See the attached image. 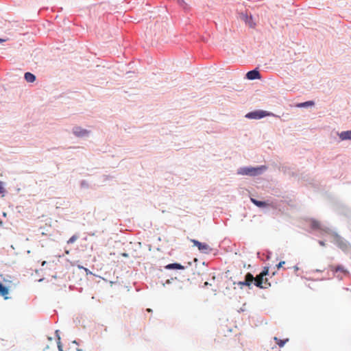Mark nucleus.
<instances>
[{"mask_svg":"<svg viewBox=\"0 0 351 351\" xmlns=\"http://www.w3.org/2000/svg\"><path fill=\"white\" fill-rule=\"evenodd\" d=\"M3 224V222L0 219V226H1Z\"/></svg>","mask_w":351,"mask_h":351,"instance_id":"4c0bfd02","label":"nucleus"},{"mask_svg":"<svg viewBox=\"0 0 351 351\" xmlns=\"http://www.w3.org/2000/svg\"><path fill=\"white\" fill-rule=\"evenodd\" d=\"M255 280H261V274L256 275V277H254Z\"/></svg>","mask_w":351,"mask_h":351,"instance_id":"c756f323","label":"nucleus"},{"mask_svg":"<svg viewBox=\"0 0 351 351\" xmlns=\"http://www.w3.org/2000/svg\"><path fill=\"white\" fill-rule=\"evenodd\" d=\"M241 19L243 21L250 27L253 28L255 26V23L253 21V17L252 14L247 13H241Z\"/></svg>","mask_w":351,"mask_h":351,"instance_id":"6e6552de","label":"nucleus"},{"mask_svg":"<svg viewBox=\"0 0 351 351\" xmlns=\"http://www.w3.org/2000/svg\"><path fill=\"white\" fill-rule=\"evenodd\" d=\"M191 241L201 253L208 254L213 251V249L206 243H202L196 239H191Z\"/></svg>","mask_w":351,"mask_h":351,"instance_id":"20e7f679","label":"nucleus"},{"mask_svg":"<svg viewBox=\"0 0 351 351\" xmlns=\"http://www.w3.org/2000/svg\"><path fill=\"white\" fill-rule=\"evenodd\" d=\"M78 267H79L80 269H84V267H82V266H80V265L78 266Z\"/></svg>","mask_w":351,"mask_h":351,"instance_id":"c9c22d12","label":"nucleus"},{"mask_svg":"<svg viewBox=\"0 0 351 351\" xmlns=\"http://www.w3.org/2000/svg\"><path fill=\"white\" fill-rule=\"evenodd\" d=\"M9 293L8 287L4 285L0 282V295L3 296L5 300L8 298L7 295Z\"/></svg>","mask_w":351,"mask_h":351,"instance_id":"ddd939ff","label":"nucleus"},{"mask_svg":"<svg viewBox=\"0 0 351 351\" xmlns=\"http://www.w3.org/2000/svg\"><path fill=\"white\" fill-rule=\"evenodd\" d=\"M84 271H86V274H92V272L87 268H84Z\"/></svg>","mask_w":351,"mask_h":351,"instance_id":"cd10ccee","label":"nucleus"},{"mask_svg":"<svg viewBox=\"0 0 351 351\" xmlns=\"http://www.w3.org/2000/svg\"><path fill=\"white\" fill-rule=\"evenodd\" d=\"M43 278H40V280H38V281L41 282V281H43Z\"/></svg>","mask_w":351,"mask_h":351,"instance_id":"58836bf2","label":"nucleus"},{"mask_svg":"<svg viewBox=\"0 0 351 351\" xmlns=\"http://www.w3.org/2000/svg\"><path fill=\"white\" fill-rule=\"evenodd\" d=\"M267 169V167L266 165L256 167L245 166L239 167L237 171V173L241 176L256 177L263 174Z\"/></svg>","mask_w":351,"mask_h":351,"instance_id":"f03ea898","label":"nucleus"},{"mask_svg":"<svg viewBox=\"0 0 351 351\" xmlns=\"http://www.w3.org/2000/svg\"><path fill=\"white\" fill-rule=\"evenodd\" d=\"M178 5L181 7H183L184 8V6L186 5V3H185V1L184 0H176Z\"/></svg>","mask_w":351,"mask_h":351,"instance_id":"412c9836","label":"nucleus"},{"mask_svg":"<svg viewBox=\"0 0 351 351\" xmlns=\"http://www.w3.org/2000/svg\"><path fill=\"white\" fill-rule=\"evenodd\" d=\"M55 334H56V339H57V341H60V330H56L55 331Z\"/></svg>","mask_w":351,"mask_h":351,"instance_id":"5701e85b","label":"nucleus"},{"mask_svg":"<svg viewBox=\"0 0 351 351\" xmlns=\"http://www.w3.org/2000/svg\"><path fill=\"white\" fill-rule=\"evenodd\" d=\"M122 255H123V256H125V257H128V254H126V253H123Z\"/></svg>","mask_w":351,"mask_h":351,"instance_id":"473e14b6","label":"nucleus"},{"mask_svg":"<svg viewBox=\"0 0 351 351\" xmlns=\"http://www.w3.org/2000/svg\"><path fill=\"white\" fill-rule=\"evenodd\" d=\"M78 239V236L76 234L73 235L68 241V244L73 243Z\"/></svg>","mask_w":351,"mask_h":351,"instance_id":"aec40b11","label":"nucleus"},{"mask_svg":"<svg viewBox=\"0 0 351 351\" xmlns=\"http://www.w3.org/2000/svg\"><path fill=\"white\" fill-rule=\"evenodd\" d=\"M263 285L264 286H266V285L271 286V284L269 282L268 278H264Z\"/></svg>","mask_w":351,"mask_h":351,"instance_id":"bb28decb","label":"nucleus"},{"mask_svg":"<svg viewBox=\"0 0 351 351\" xmlns=\"http://www.w3.org/2000/svg\"><path fill=\"white\" fill-rule=\"evenodd\" d=\"M147 312H152V310L151 308H147Z\"/></svg>","mask_w":351,"mask_h":351,"instance_id":"72a5a7b5","label":"nucleus"},{"mask_svg":"<svg viewBox=\"0 0 351 351\" xmlns=\"http://www.w3.org/2000/svg\"><path fill=\"white\" fill-rule=\"evenodd\" d=\"M80 187L82 189H88L89 188V184H88V182L86 180H82L80 182Z\"/></svg>","mask_w":351,"mask_h":351,"instance_id":"6ab92c4d","label":"nucleus"},{"mask_svg":"<svg viewBox=\"0 0 351 351\" xmlns=\"http://www.w3.org/2000/svg\"><path fill=\"white\" fill-rule=\"evenodd\" d=\"M5 39L0 38V44L5 42Z\"/></svg>","mask_w":351,"mask_h":351,"instance_id":"7c9ffc66","label":"nucleus"},{"mask_svg":"<svg viewBox=\"0 0 351 351\" xmlns=\"http://www.w3.org/2000/svg\"><path fill=\"white\" fill-rule=\"evenodd\" d=\"M73 133L77 137L83 138L88 136L90 132L86 129L82 128L80 126H75L73 128Z\"/></svg>","mask_w":351,"mask_h":351,"instance_id":"423d86ee","label":"nucleus"},{"mask_svg":"<svg viewBox=\"0 0 351 351\" xmlns=\"http://www.w3.org/2000/svg\"><path fill=\"white\" fill-rule=\"evenodd\" d=\"M329 267L330 270L332 271L334 276H335L336 273L339 271L343 273L344 275L348 274V271L346 269H345L341 265H338L337 266L330 265Z\"/></svg>","mask_w":351,"mask_h":351,"instance_id":"9d476101","label":"nucleus"},{"mask_svg":"<svg viewBox=\"0 0 351 351\" xmlns=\"http://www.w3.org/2000/svg\"><path fill=\"white\" fill-rule=\"evenodd\" d=\"M254 276L250 272H247L245 276V280L243 281H239L237 282H234V285H237L242 288L243 286H246L249 289H252V282L254 280Z\"/></svg>","mask_w":351,"mask_h":351,"instance_id":"39448f33","label":"nucleus"},{"mask_svg":"<svg viewBox=\"0 0 351 351\" xmlns=\"http://www.w3.org/2000/svg\"><path fill=\"white\" fill-rule=\"evenodd\" d=\"M45 263H46V261H43V263H42V265H45Z\"/></svg>","mask_w":351,"mask_h":351,"instance_id":"f704fd0d","label":"nucleus"},{"mask_svg":"<svg viewBox=\"0 0 351 351\" xmlns=\"http://www.w3.org/2000/svg\"><path fill=\"white\" fill-rule=\"evenodd\" d=\"M273 115L270 112L263 110H255L247 112L245 117L248 119H261L267 116Z\"/></svg>","mask_w":351,"mask_h":351,"instance_id":"7ed1b4c3","label":"nucleus"},{"mask_svg":"<svg viewBox=\"0 0 351 351\" xmlns=\"http://www.w3.org/2000/svg\"><path fill=\"white\" fill-rule=\"evenodd\" d=\"M245 78L250 80H259L261 78V75L257 68L249 71L245 74Z\"/></svg>","mask_w":351,"mask_h":351,"instance_id":"0eeeda50","label":"nucleus"},{"mask_svg":"<svg viewBox=\"0 0 351 351\" xmlns=\"http://www.w3.org/2000/svg\"><path fill=\"white\" fill-rule=\"evenodd\" d=\"M257 255H258V256L259 257L260 252H258V253H257Z\"/></svg>","mask_w":351,"mask_h":351,"instance_id":"ea45409f","label":"nucleus"},{"mask_svg":"<svg viewBox=\"0 0 351 351\" xmlns=\"http://www.w3.org/2000/svg\"><path fill=\"white\" fill-rule=\"evenodd\" d=\"M285 262L284 261H282L279 262V263H278V264H277V265H276V267H277L278 269H280V268H281V267H282V265H285Z\"/></svg>","mask_w":351,"mask_h":351,"instance_id":"393cba45","label":"nucleus"},{"mask_svg":"<svg viewBox=\"0 0 351 351\" xmlns=\"http://www.w3.org/2000/svg\"><path fill=\"white\" fill-rule=\"evenodd\" d=\"M73 343H75V344H78L77 342L75 340L73 341Z\"/></svg>","mask_w":351,"mask_h":351,"instance_id":"e433bc0d","label":"nucleus"},{"mask_svg":"<svg viewBox=\"0 0 351 351\" xmlns=\"http://www.w3.org/2000/svg\"><path fill=\"white\" fill-rule=\"evenodd\" d=\"M5 192V188L3 186V182L0 181V193H4Z\"/></svg>","mask_w":351,"mask_h":351,"instance_id":"4be33fe9","label":"nucleus"},{"mask_svg":"<svg viewBox=\"0 0 351 351\" xmlns=\"http://www.w3.org/2000/svg\"><path fill=\"white\" fill-rule=\"evenodd\" d=\"M339 138L341 141L351 140V130L343 131L338 134Z\"/></svg>","mask_w":351,"mask_h":351,"instance_id":"4468645a","label":"nucleus"},{"mask_svg":"<svg viewBox=\"0 0 351 351\" xmlns=\"http://www.w3.org/2000/svg\"><path fill=\"white\" fill-rule=\"evenodd\" d=\"M261 274V278H264L265 276L269 275V267H265Z\"/></svg>","mask_w":351,"mask_h":351,"instance_id":"a211bd4d","label":"nucleus"},{"mask_svg":"<svg viewBox=\"0 0 351 351\" xmlns=\"http://www.w3.org/2000/svg\"><path fill=\"white\" fill-rule=\"evenodd\" d=\"M251 202L258 208H266L269 204L265 201H261L255 198H250Z\"/></svg>","mask_w":351,"mask_h":351,"instance_id":"9b49d317","label":"nucleus"},{"mask_svg":"<svg viewBox=\"0 0 351 351\" xmlns=\"http://www.w3.org/2000/svg\"><path fill=\"white\" fill-rule=\"evenodd\" d=\"M173 280V278H170V279H167L165 283L162 284L163 287H165L166 285H169L171 283L172 280Z\"/></svg>","mask_w":351,"mask_h":351,"instance_id":"a878e982","label":"nucleus"},{"mask_svg":"<svg viewBox=\"0 0 351 351\" xmlns=\"http://www.w3.org/2000/svg\"><path fill=\"white\" fill-rule=\"evenodd\" d=\"M164 268L167 270H182L185 267L179 263H172L166 265Z\"/></svg>","mask_w":351,"mask_h":351,"instance_id":"1a4fd4ad","label":"nucleus"},{"mask_svg":"<svg viewBox=\"0 0 351 351\" xmlns=\"http://www.w3.org/2000/svg\"><path fill=\"white\" fill-rule=\"evenodd\" d=\"M271 254H272V253H271V252H270V251H269V250H267V251L266 252V255H265V256H266V260H269V259L271 258Z\"/></svg>","mask_w":351,"mask_h":351,"instance_id":"b1692460","label":"nucleus"},{"mask_svg":"<svg viewBox=\"0 0 351 351\" xmlns=\"http://www.w3.org/2000/svg\"><path fill=\"white\" fill-rule=\"evenodd\" d=\"M274 340L276 341V343L278 345L280 348L283 347L285 345L286 342L289 341L288 339H280L277 337H274Z\"/></svg>","mask_w":351,"mask_h":351,"instance_id":"f3484780","label":"nucleus"},{"mask_svg":"<svg viewBox=\"0 0 351 351\" xmlns=\"http://www.w3.org/2000/svg\"><path fill=\"white\" fill-rule=\"evenodd\" d=\"M299 269L297 265L294 266V270L298 271Z\"/></svg>","mask_w":351,"mask_h":351,"instance_id":"2f4dec72","label":"nucleus"},{"mask_svg":"<svg viewBox=\"0 0 351 351\" xmlns=\"http://www.w3.org/2000/svg\"><path fill=\"white\" fill-rule=\"evenodd\" d=\"M264 278H261V280H255L253 281L252 284H254L256 287L260 289H266L267 287L263 285Z\"/></svg>","mask_w":351,"mask_h":351,"instance_id":"dca6fc26","label":"nucleus"},{"mask_svg":"<svg viewBox=\"0 0 351 351\" xmlns=\"http://www.w3.org/2000/svg\"><path fill=\"white\" fill-rule=\"evenodd\" d=\"M318 243L321 246H325V242L324 241L320 240L318 241Z\"/></svg>","mask_w":351,"mask_h":351,"instance_id":"c85d7f7f","label":"nucleus"},{"mask_svg":"<svg viewBox=\"0 0 351 351\" xmlns=\"http://www.w3.org/2000/svg\"><path fill=\"white\" fill-rule=\"evenodd\" d=\"M24 79L30 83H33L36 81V77L34 74L30 72H25L24 74Z\"/></svg>","mask_w":351,"mask_h":351,"instance_id":"2eb2a0df","label":"nucleus"},{"mask_svg":"<svg viewBox=\"0 0 351 351\" xmlns=\"http://www.w3.org/2000/svg\"><path fill=\"white\" fill-rule=\"evenodd\" d=\"M77 351H82L80 349H77Z\"/></svg>","mask_w":351,"mask_h":351,"instance_id":"a19ab883","label":"nucleus"},{"mask_svg":"<svg viewBox=\"0 0 351 351\" xmlns=\"http://www.w3.org/2000/svg\"><path fill=\"white\" fill-rule=\"evenodd\" d=\"M315 105V102L312 100L306 101L301 103H298L295 106L300 108H306L308 107H312Z\"/></svg>","mask_w":351,"mask_h":351,"instance_id":"f8f14e48","label":"nucleus"},{"mask_svg":"<svg viewBox=\"0 0 351 351\" xmlns=\"http://www.w3.org/2000/svg\"><path fill=\"white\" fill-rule=\"evenodd\" d=\"M310 227L313 230H318L326 234H330L332 237V241L335 245H337L341 250L346 252L349 250V243L337 232L332 231L328 228H325L321 225V223L315 219H311L310 221Z\"/></svg>","mask_w":351,"mask_h":351,"instance_id":"f257e3e1","label":"nucleus"}]
</instances>
